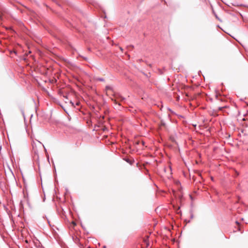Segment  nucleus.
<instances>
[{"label": "nucleus", "instance_id": "nucleus-1", "mask_svg": "<svg viewBox=\"0 0 248 248\" xmlns=\"http://www.w3.org/2000/svg\"><path fill=\"white\" fill-rule=\"evenodd\" d=\"M32 145V148L34 150L35 153L38 152V149H41L42 147L43 146L42 143L37 140H36L35 141H33Z\"/></svg>", "mask_w": 248, "mask_h": 248}, {"label": "nucleus", "instance_id": "nucleus-2", "mask_svg": "<svg viewBox=\"0 0 248 248\" xmlns=\"http://www.w3.org/2000/svg\"><path fill=\"white\" fill-rule=\"evenodd\" d=\"M106 93L107 95L111 94L113 93L112 88L110 86H107L106 87Z\"/></svg>", "mask_w": 248, "mask_h": 248}, {"label": "nucleus", "instance_id": "nucleus-3", "mask_svg": "<svg viewBox=\"0 0 248 248\" xmlns=\"http://www.w3.org/2000/svg\"><path fill=\"white\" fill-rule=\"evenodd\" d=\"M70 104L71 105V106H72L73 107L75 108V106H74V104H73V103L71 101H70Z\"/></svg>", "mask_w": 248, "mask_h": 248}, {"label": "nucleus", "instance_id": "nucleus-4", "mask_svg": "<svg viewBox=\"0 0 248 248\" xmlns=\"http://www.w3.org/2000/svg\"><path fill=\"white\" fill-rule=\"evenodd\" d=\"M72 224L73 225V227H74V226H75L76 225V223L75 222H74V221H73L72 222Z\"/></svg>", "mask_w": 248, "mask_h": 248}, {"label": "nucleus", "instance_id": "nucleus-5", "mask_svg": "<svg viewBox=\"0 0 248 248\" xmlns=\"http://www.w3.org/2000/svg\"><path fill=\"white\" fill-rule=\"evenodd\" d=\"M112 100L114 101V102L115 103V104H117V101L115 99L113 100V99H112Z\"/></svg>", "mask_w": 248, "mask_h": 248}, {"label": "nucleus", "instance_id": "nucleus-6", "mask_svg": "<svg viewBox=\"0 0 248 248\" xmlns=\"http://www.w3.org/2000/svg\"><path fill=\"white\" fill-rule=\"evenodd\" d=\"M120 49L122 51H123V49L121 47H120Z\"/></svg>", "mask_w": 248, "mask_h": 248}, {"label": "nucleus", "instance_id": "nucleus-7", "mask_svg": "<svg viewBox=\"0 0 248 248\" xmlns=\"http://www.w3.org/2000/svg\"><path fill=\"white\" fill-rule=\"evenodd\" d=\"M79 102H77V103H76V105H77V106H78V105H79Z\"/></svg>", "mask_w": 248, "mask_h": 248}, {"label": "nucleus", "instance_id": "nucleus-8", "mask_svg": "<svg viewBox=\"0 0 248 248\" xmlns=\"http://www.w3.org/2000/svg\"><path fill=\"white\" fill-rule=\"evenodd\" d=\"M124 99V98H123V97H121V100H123Z\"/></svg>", "mask_w": 248, "mask_h": 248}, {"label": "nucleus", "instance_id": "nucleus-9", "mask_svg": "<svg viewBox=\"0 0 248 248\" xmlns=\"http://www.w3.org/2000/svg\"><path fill=\"white\" fill-rule=\"evenodd\" d=\"M63 108L64 110L66 112H67V111H66V109H65L64 108Z\"/></svg>", "mask_w": 248, "mask_h": 248}]
</instances>
